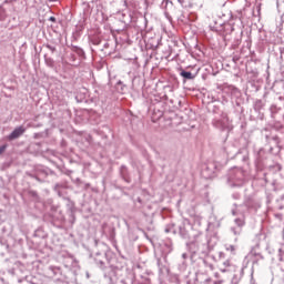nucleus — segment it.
<instances>
[{
  "mask_svg": "<svg viewBox=\"0 0 284 284\" xmlns=\"http://www.w3.org/2000/svg\"><path fill=\"white\" fill-rule=\"evenodd\" d=\"M7 148H8V145H2V146H0V154H3V152H6V150H7Z\"/></svg>",
  "mask_w": 284,
  "mask_h": 284,
  "instance_id": "3",
  "label": "nucleus"
},
{
  "mask_svg": "<svg viewBox=\"0 0 284 284\" xmlns=\"http://www.w3.org/2000/svg\"><path fill=\"white\" fill-rule=\"evenodd\" d=\"M49 20H51V21H57V18H54V17H50V19Z\"/></svg>",
  "mask_w": 284,
  "mask_h": 284,
  "instance_id": "4",
  "label": "nucleus"
},
{
  "mask_svg": "<svg viewBox=\"0 0 284 284\" xmlns=\"http://www.w3.org/2000/svg\"><path fill=\"white\" fill-rule=\"evenodd\" d=\"M180 74H181V77H183L184 79H189V80L194 79V74H192V72H190V71H182Z\"/></svg>",
  "mask_w": 284,
  "mask_h": 284,
  "instance_id": "2",
  "label": "nucleus"
},
{
  "mask_svg": "<svg viewBox=\"0 0 284 284\" xmlns=\"http://www.w3.org/2000/svg\"><path fill=\"white\" fill-rule=\"evenodd\" d=\"M24 133H26V129L23 128V125H21L16 128L13 132L9 134L8 139L9 141H14V139H19V136H22V134Z\"/></svg>",
  "mask_w": 284,
  "mask_h": 284,
  "instance_id": "1",
  "label": "nucleus"
}]
</instances>
